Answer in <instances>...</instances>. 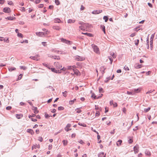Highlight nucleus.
Instances as JSON below:
<instances>
[{"mask_svg":"<svg viewBox=\"0 0 157 157\" xmlns=\"http://www.w3.org/2000/svg\"><path fill=\"white\" fill-rule=\"evenodd\" d=\"M82 33L84 34H85V35H86L87 36H89L91 37V36H93L92 34H91V33Z\"/></svg>","mask_w":157,"mask_h":157,"instance_id":"obj_27","label":"nucleus"},{"mask_svg":"<svg viewBox=\"0 0 157 157\" xmlns=\"http://www.w3.org/2000/svg\"><path fill=\"white\" fill-rule=\"evenodd\" d=\"M76 100V99H75L73 100H70L69 102V104L71 105H72V104H73L74 102Z\"/></svg>","mask_w":157,"mask_h":157,"instance_id":"obj_36","label":"nucleus"},{"mask_svg":"<svg viewBox=\"0 0 157 157\" xmlns=\"http://www.w3.org/2000/svg\"><path fill=\"white\" fill-rule=\"evenodd\" d=\"M55 22L59 23L61 22V20L58 18H56L54 19Z\"/></svg>","mask_w":157,"mask_h":157,"instance_id":"obj_25","label":"nucleus"},{"mask_svg":"<svg viewBox=\"0 0 157 157\" xmlns=\"http://www.w3.org/2000/svg\"><path fill=\"white\" fill-rule=\"evenodd\" d=\"M17 36L19 37L22 38L23 37L22 34L20 33H17Z\"/></svg>","mask_w":157,"mask_h":157,"instance_id":"obj_38","label":"nucleus"},{"mask_svg":"<svg viewBox=\"0 0 157 157\" xmlns=\"http://www.w3.org/2000/svg\"><path fill=\"white\" fill-rule=\"evenodd\" d=\"M51 70L52 72H54L57 73H61V72L59 70H57L55 69L54 68H51Z\"/></svg>","mask_w":157,"mask_h":157,"instance_id":"obj_12","label":"nucleus"},{"mask_svg":"<svg viewBox=\"0 0 157 157\" xmlns=\"http://www.w3.org/2000/svg\"><path fill=\"white\" fill-rule=\"evenodd\" d=\"M5 2L4 0H0V4H3Z\"/></svg>","mask_w":157,"mask_h":157,"instance_id":"obj_52","label":"nucleus"},{"mask_svg":"<svg viewBox=\"0 0 157 157\" xmlns=\"http://www.w3.org/2000/svg\"><path fill=\"white\" fill-rule=\"evenodd\" d=\"M48 56L51 57L52 58H54V59H55L59 60L60 59V58L59 56H52V55H49Z\"/></svg>","mask_w":157,"mask_h":157,"instance_id":"obj_9","label":"nucleus"},{"mask_svg":"<svg viewBox=\"0 0 157 157\" xmlns=\"http://www.w3.org/2000/svg\"><path fill=\"white\" fill-rule=\"evenodd\" d=\"M151 109V108L150 107H148V108L147 109H144V111L146 113V112H148L149 110H150Z\"/></svg>","mask_w":157,"mask_h":157,"instance_id":"obj_35","label":"nucleus"},{"mask_svg":"<svg viewBox=\"0 0 157 157\" xmlns=\"http://www.w3.org/2000/svg\"><path fill=\"white\" fill-rule=\"evenodd\" d=\"M79 29L80 30H84L85 29H84V28L83 27L82 25L80 26L79 27Z\"/></svg>","mask_w":157,"mask_h":157,"instance_id":"obj_45","label":"nucleus"},{"mask_svg":"<svg viewBox=\"0 0 157 157\" xmlns=\"http://www.w3.org/2000/svg\"><path fill=\"white\" fill-rule=\"evenodd\" d=\"M40 0H36L35 1V3L36 4H38L40 2Z\"/></svg>","mask_w":157,"mask_h":157,"instance_id":"obj_58","label":"nucleus"},{"mask_svg":"<svg viewBox=\"0 0 157 157\" xmlns=\"http://www.w3.org/2000/svg\"><path fill=\"white\" fill-rule=\"evenodd\" d=\"M67 93V92L66 91H65L64 92H63V96L65 97L67 96L66 94Z\"/></svg>","mask_w":157,"mask_h":157,"instance_id":"obj_39","label":"nucleus"},{"mask_svg":"<svg viewBox=\"0 0 157 157\" xmlns=\"http://www.w3.org/2000/svg\"><path fill=\"white\" fill-rule=\"evenodd\" d=\"M141 65H139V64H137V65L136 64V65L135 66V67L136 68H140L141 67L140 66Z\"/></svg>","mask_w":157,"mask_h":157,"instance_id":"obj_43","label":"nucleus"},{"mask_svg":"<svg viewBox=\"0 0 157 157\" xmlns=\"http://www.w3.org/2000/svg\"><path fill=\"white\" fill-rule=\"evenodd\" d=\"M67 69L68 70H72L73 69L72 68V67L71 66H68L67 67Z\"/></svg>","mask_w":157,"mask_h":157,"instance_id":"obj_53","label":"nucleus"},{"mask_svg":"<svg viewBox=\"0 0 157 157\" xmlns=\"http://www.w3.org/2000/svg\"><path fill=\"white\" fill-rule=\"evenodd\" d=\"M145 154L146 155H147L148 156H151V153L148 150H146V151H145Z\"/></svg>","mask_w":157,"mask_h":157,"instance_id":"obj_19","label":"nucleus"},{"mask_svg":"<svg viewBox=\"0 0 157 157\" xmlns=\"http://www.w3.org/2000/svg\"><path fill=\"white\" fill-rule=\"evenodd\" d=\"M15 18L13 17L10 16L7 17V18H6V19H8V20H12Z\"/></svg>","mask_w":157,"mask_h":157,"instance_id":"obj_26","label":"nucleus"},{"mask_svg":"<svg viewBox=\"0 0 157 157\" xmlns=\"http://www.w3.org/2000/svg\"><path fill=\"white\" fill-rule=\"evenodd\" d=\"M53 28L54 29H55L59 31L61 29V27L59 26H53Z\"/></svg>","mask_w":157,"mask_h":157,"instance_id":"obj_13","label":"nucleus"},{"mask_svg":"<svg viewBox=\"0 0 157 157\" xmlns=\"http://www.w3.org/2000/svg\"><path fill=\"white\" fill-rule=\"evenodd\" d=\"M56 4L58 5L59 4V2L58 0H55Z\"/></svg>","mask_w":157,"mask_h":157,"instance_id":"obj_46","label":"nucleus"},{"mask_svg":"<svg viewBox=\"0 0 157 157\" xmlns=\"http://www.w3.org/2000/svg\"><path fill=\"white\" fill-rule=\"evenodd\" d=\"M73 70L74 71V74L76 75H78V73H79V71L76 69H73Z\"/></svg>","mask_w":157,"mask_h":157,"instance_id":"obj_18","label":"nucleus"},{"mask_svg":"<svg viewBox=\"0 0 157 157\" xmlns=\"http://www.w3.org/2000/svg\"><path fill=\"white\" fill-rule=\"evenodd\" d=\"M33 110H34V113L35 114H37L38 113L39 111L37 109V108L36 107H33Z\"/></svg>","mask_w":157,"mask_h":157,"instance_id":"obj_14","label":"nucleus"},{"mask_svg":"<svg viewBox=\"0 0 157 157\" xmlns=\"http://www.w3.org/2000/svg\"><path fill=\"white\" fill-rule=\"evenodd\" d=\"M9 70L10 71H13L15 70H16V68L14 67H9L8 68Z\"/></svg>","mask_w":157,"mask_h":157,"instance_id":"obj_24","label":"nucleus"},{"mask_svg":"<svg viewBox=\"0 0 157 157\" xmlns=\"http://www.w3.org/2000/svg\"><path fill=\"white\" fill-rule=\"evenodd\" d=\"M8 4L9 5H11L13 4V2L11 1H9Z\"/></svg>","mask_w":157,"mask_h":157,"instance_id":"obj_64","label":"nucleus"},{"mask_svg":"<svg viewBox=\"0 0 157 157\" xmlns=\"http://www.w3.org/2000/svg\"><path fill=\"white\" fill-rule=\"evenodd\" d=\"M46 42H42V44L43 46H46L47 45V44H46Z\"/></svg>","mask_w":157,"mask_h":157,"instance_id":"obj_50","label":"nucleus"},{"mask_svg":"<svg viewBox=\"0 0 157 157\" xmlns=\"http://www.w3.org/2000/svg\"><path fill=\"white\" fill-rule=\"evenodd\" d=\"M71 124H67V126H66V127H67V128H69L70 127H71Z\"/></svg>","mask_w":157,"mask_h":157,"instance_id":"obj_57","label":"nucleus"},{"mask_svg":"<svg viewBox=\"0 0 157 157\" xmlns=\"http://www.w3.org/2000/svg\"><path fill=\"white\" fill-rule=\"evenodd\" d=\"M52 145H49L48 146V149L49 150H51L52 148Z\"/></svg>","mask_w":157,"mask_h":157,"instance_id":"obj_63","label":"nucleus"},{"mask_svg":"<svg viewBox=\"0 0 157 157\" xmlns=\"http://www.w3.org/2000/svg\"><path fill=\"white\" fill-rule=\"evenodd\" d=\"M101 29L103 31L104 33L105 34V26L104 25H101Z\"/></svg>","mask_w":157,"mask_h":157,"instance_id":"obj_20","label":"nucleus"},{"mask_svg":"<svg viewBox=\"0 0 157 157\" xmlns=\"http://www.w3.org/2000/svg\"><path fill=\"white\" fill-rule=\"evenodd\" d=\"M62 42L68 44H72V42L69 40H66L65 39L62 38L60 39Z\"/></svg>","mask_w":157,"mask_h":157,"instance_id":"obj_2","label":"nucleus"},{"mask_svg":"<svg viewBox=\"0 0 157 157\" xmlns=\"http://www.w3.org/2000/svg\"><path fill=\"white\" fill-rule=\"evenodd\" d=\"M104 155V153L103 152H101L98 153V155L99 157H102Z\"/></svg>","mask_w":157,"mask_h":157,"instance_id":"obj_29","label":"nucleus"},{"mask_svg":"<svg viewBox=\"0 0 157 157\" xmlns=\"http://www.w3.org/2000/svg\"><path fill=\"white\" fill-rule=\"evenodd\" d=\"M12 108V107L10 106H8L6 108V109L7 110H10Z\"/></svg>","mask_w":157,"mask_h":157,"instance_id":"obj_48","label":"nucleus"},{"mask_svg":"<svg viewBox=\"0 0 157 157\" xmlns=\"http://www.w3.org/2000/svg\"><path fill=\"white\" fill-rule=\"evenodd\" d=\"M75 58L76 60L79 61H82L85 59V58L84 57L80 56H75Z\"/></svg>","mask_w":157,"mask_h":157,"instance_id":"obj_3","label":"nucleus"},{"mask_svg":"<svg viewBox=\"0 0 157 157\" xmlns=\"http://www.w3.org/2000/svg\"><path fill=\"white\" fill-rule=\"evenodd\" d=\"M95 109L97 110H98L99 109L100 110H101V107L99 108L98 106L95 105Z\"/></svg>","mask_w":157,"mask_h":157,"instance_id":"obj_42","label":"nucleus"},{"mask_svg":"<svg viewBox=\"0 0 157 157\" xmlns=\"http://www.w3.org/2000/svg\"><path fill=\"white\" fill-rule=\"evenodd\" d=\"M21 11L24 12L25 11V9L24 7H21Z\"/></svg>","mask_w":157,"mask_h":157,"instance_id":"obj_62","label":"nucleus"},{"mask_svg":"<svg viewBox=\"0 0 157 157\" xmlns=\"http://www.w3.org/2000/svg\"><path fill=\"white\" fill-rule=\"evenodd\" d=\"M3 11L6 13H9L11 12V11L10 8L9 7H6L3 9Z\"/></svg>","mask_w":157,"mask_h":157,"instance_id":"obj_5","label":"nucleus"},{"mask_svg":"<svg viewBox=\"0 0 157 157\" xmlns=\"http://www.w3.org/2000/svg\"><path fill=\"white\" fill-rule=\"evenodd\" d=\"M91 97L92 98H94V99L99 98H100L99 97H98V98H96V96H95V94H92V95L91 96Z\"/></svg>","mask_w":157,"mask_h":157,"instance_id":"obj_37","label":"nucleus"},{"mask_svg":"<svg viewBox=\"0 0 157 157\" xmlns=\"http://www.w3.org/2000/svg\"><path fill=\"white\" fill-rule=\"evenodd\" d=\"M36 34L38 36H41L44 35V33L42 32H39L36 33Z\"/></svg>","mask_w":157,"mask_h":157,"instance_id":"obj_15","label":"nucleus"},{"mask_svg":"<svg viewBox=\"0 0 157 157\" xmlns=\"http://www.w3.org/2000/svg\"><path fill=\"white\" fill-rule=\"evenodd\" d=\"M92 46L94 49V52L97 54H99V50L97 46L94 44H92Z\"/></svg>","mask_w":157,"mask_h":157,"instance_id":"obj_1","label":"nucleus"},{"mask_svg":"<svg viewBox=\"0 0 157 157\" xmlns=\"http://www.w3.org/2000/svg\"><path fill=\"white\" fill-rule=\"evenodd\" d=\"M44 5L43 4H40L38 6L39 8H41L43 7Z\"/></svg>","mask_w":157,"mask_h":157,"instance_id":"obj_44","label":"nucleus"},{"mask_svg":"<svg viewBox=\"0 0 157 157\" xmlns=\"http://www.w3.org/2000/svg\"><path fill=\"white\" fill-rule=\"evenodd\" d=\"M51 51L52 52H56L58 54H63V52L62 51H59V50H57L56 49H51Z\"/></svg>","mask_w":157,"mask_h":157,"instance_id":"obj_6","label":"nucleus"},{"mask_svg":"<svg viewBox=\"0 0 157 157\" xmlns=\"http://www.w3.org/2000/svg\"><path fill=\"white\" fill-rule=\"evenodd\" d=\"M23 116L22 114H16V117L18 119H20L21 118H22L23 117Z\"/></svg>","mask_w":157,"mask_h":157,"instance_id":"obj_22","label":"nucleus"},{"mask_svg":"<svg viewBox=\"0 0 157 157\" xmlns=\"http://www.w3.org/2000/svg\"><path fill=\"white\" fill-rule=\"evenodd\" d=\"M78 124L79 125H80V126H83V127H86V124H85L84 123H82L79 122L78 123Z\"/></svg>","mask_w":157,"mask_h":157,"instance_id":"obj_28","label":"nucleus"},{"mask_svg":"<svg viewBox=\"0 0 157 157\" xmlns=\"http://www.w3.org/2000/svg\"><path fill=\"white\" fill-rule=\"evenodd\" d=\"M38 140L41 142H42L43 140V139L42 137H39Z\"/></svg>","mask_w":157,"mask_h":157,"instance_id":"obj_56","label":"nucleus"},{"mask_svg":"<svg viewBox=\"0 0 157 157\" xmlns=\"http://www.w3.org/2000/svg\"><path fill=\"white\" fill-rule=\"evenodd\" d=\"M122 140H119L117 142V145L118 146H120L121 144V143H122Z\"/></svg>","mask_w":157,"mask_h":157,"instance_id":"obj_23","label":"nucleus"},{"mask_svg":"<svg viewBox=\"0 0 157 157\" xmlns=\"http://www.w3.org/2000/svg\"><path fill=\"white\" fill-rule=\"evenodd\" d=\"M128 142L129 144H132L133 142V140L132 139H130Z\"/></svg>","mask_w":157,"mask_h":157,"instance_id":"obj_59","label":"nucleus"},{"mask_svg":"<svg viewBox=\"0 0 157 157\" xmlns=\"http://www.w3.org/2000/svg\"><path fill=\"white\" fill-rule=\"evenodd\" d=\"M100 112L98 111H97L96 112V113L95 114L96 116H98L100 115Z\"/></svg>","mask_w":157,"mask_h":157,"instance_id":"obj_54","label":"nucleus"},{"mask_svg":"<svg viewBox=\"0 0 157 157\" xmlns=\"http://www.w3.org/2000/svg\"><path fill=\"white\" fill-rule=\"evenodd\" d=\"M154 37V35H152L151 36V38H150V48L151 50L152 49V48H153V39Z\"/></svg>","mask_w":157,"mask_h":157,"instance_id":"obj_4","label":"nucleus"},{"mask_svg":"<svg viewBox=\"0 0 157 157\" xmlns=\"http://www.w3.org/2000/svg\"><path fill=\"white\" fill-rule=\"evenodd\" d=\"M38 56H39V55L37 54L35 56H30V58L32 59H33V60H36V61H38V59H37V57H38Z\"/></svg>","mask_w":157,"mask_h":157,"instance_id":"obj_11","label":"nucleus"},{"mask_svg":"<svg viewBox=\"0 0 157 157\" xmlns=\"http://www.w3.org/2000/svg\"><path fill=\"white\" fill-rule=\"evenodd\" d=\"M134 151L135 154L137 153L139 151V147L138 145H136L134 147Z\"/></svg>","mask_w":157,"mask_h":157,"instance_id":"obj_7","label":"nucleus"},{"mask_svg":"<svg viewBox=\"0 0 157 157\" xmlns=\"http://www.w3.org/2000/svg\"><path fill=\"white\" fill-rule=\"evenodd\" d=\"M20 68L21 69H23L24 70H26L27 69V67L25 66H20Z\"/></svg>","mask_w":157,"mask_h":157,"instance_id":"obj_34","label":"nucleus"},{"mask_svg":"<svg viewBox=\"0 0 157 157\" xmlns=\"http://www.w3.org/2000/svg\"><path fill=\"white\" fill-rule=\"evenodd\" d=\"M63 142L64 146H66V145H67L68 143L67 141V140H63Z\"/></svg>","mask_w":157,"mask_h":157,"instance_id":"obj_32","label":"nucleus"},{"mask_svg":"<svg viewBox=\"0 0 157 157\" xmlns=\"http://www.w3.org/2000/svg\"><path fill=\"white\" fill-rule=\"evenodd\" d=\"M75 21V20H73L71 19H69L67 21V22L68 23H74Z\"/></svg>","mask_w":157,"mask_h":157,"instance_id":"obj_30","label":"nucleus"},{"mask_svg":"<svg viewBox=\"0 0 157 157\" xmlns=\"http://www.w3.org/2000/svg\"><path fill=\"white\" fill-rule=\"evenodd\" d=\"M78 142L81 144H83L84 143V142L83 141L81 140H80L79 141H78Z\"/></svg>","mask_w":157,"mask_h":157,"instance_id":"obj_55","label":"nucleus"},{"mask_svg":"<svg viewBox=\"0 0 157 157\" xmlns=\"http://www.w3.org/2000/svg\"><path fill=\"white\" fill-rule=\"evenodd\" d=\"M64 109V108L62 106H59L58 107L59 110H62Z\"/></svg>","mask_w":157,"mask_h":157,"instance_id":"obj_40","label":"nucleus"},{"mask_svg":"<svg viewBox=\"0 0 157 157\" xmlns=\"http://www.w3.org/2000/svg\"><path fill=\"white\" fill-rule=\"evenodd\" d=\"M27 132L30 133L31 135H33L34 133V132L33 130L31 129H29L27 130Z\"/></svg>","mask_w":157,"mask_h":157,"instance_id":"obj_17","label":"nucleus"},{"mask_svg":"<svg viewBox=\"0 0 157 157\" xmlns=\"http://www.w3.org/2000/svg\"><path fill=\"white\" fill-rule=\"evenodd\" d=\"M84 7L82 5H81L80 8V10H82L84 9Z\"/></svg>","mask_w":157,"mask_h":157,"instance_id":"obj_61","label":"nucleus"},{"mask_svg":"<svg viewBox=\"0 0 157 157\" xmlns=\"http://www.w3.org/2000/svg\"><path fill=\"white\" fill-rule=\"evenodd\" d=\"M106 69V68H105L104 66H101L100 67V71L102 73V74L103 75V74L105 73V70Z\"/></svg>","mask_w":157,"mask_h":157,"instance_id":"obj_10","label":"nucleus"},{"mask_svg":"<svg viewBox=\"0 0 157 157\" xmlns=\"http://www.w3.org/2000/svg\"><path fill=\"white\" fill-rule=\"evenodd\" d=\"M22 75L21 74H20L19 75V76H18V80H19V79H21V78H22Z\"/></svg>","mask_w":157,"mask_h":157,"instance_id":"obj_60","label":"nucleus"},{"mask_svg":"<svg viewBox=\"0 0 157 157\" xmlns=\"http://www.w3.org/2000/svg\"><path fill=\"white\" fill-rule=\"evenodd\" d=\"M124 70H125L128 71V70H129V68H128V67L126 66H124Z\"/></svg>","mask_w":157,"mask_h":157,"instance_id":"obj_49","label":"nucleus"},{"mask_svg":"<svg viewBox=\"0 0 157 157\" xmlns=\"http://www.w3.org/2000/svg\"><path fill=\"white\" fill-rule=\"evenodd\" d=\"M141 89L140 88L138 89H134L132 90V91H134L136 93H139L140 92Z\"/></svg>","mask_w":157,"mask_h":157,"instance_id":"obj_16","label":"nucleus"},{"mask_svg":"<svg viewBox=\"0 0 157 157\" xmlns=\"http://www.w3.org/2000/svg\"><path fill=\"white\" fill-rule=\"evenodd\" d=\"M65 130L67 131V132H68L69 130H71V128L69 129L68 128H67L66 127L65 128Z\"/></svg>","mask_w":157,"mask_h":157,"instance_id":"obj_51","label":"nucleus"},{"mask_svg":"<svg viewBox=\"0 0 157 157\" xmlns=\"http://www.w3.org/2000/svg\"><path fill=\"white\" fill-rule=\"evenodd\" d=\"M127 94L128 95H133L134 93L132 92L127 91Z\"/></svg>","mask_w":157,"mask_h":157,"instance_id":"obj_41","label":"nucleus"},{"mask_svg":"<svg viewBox=\"0 0 157 157\" xmlns=\"http://www.w3.org/2000/svg\"><path fill=\"white\" fill-rule=\"evenodd\" d=\"M110 55L113 58H115L116 57V55L113 52H111Z\"/></svg>","mask_w":157,"mask_h":157,"instance_id":"obj_31","label":"nucleus"},{"mask_svg":"<svg viewBox=\"0 0 157 157\" xmlns=\"http://www.w3.org/2000/svg\"><path fill=\"white\" fill-rule=\"evenodd\" d=\"M45 117L46 118H48V117H50V116H49V115L48 114L46 113H45Z\"/></svg>","mask_w":157,"mask_h":157,"instance_id":"obj_47","label":"nucleus"},{"mask_svg":"<svg viewBox=\"0 0 157 157\" xmlns=\"http://www.w3.org/2000/svg\"><path fill=\"white\" fill-rule=\"evenodd\" d=\"M103 19L105 20V22H107L108 19V17L106 16H104L103 17Z\"/></svg>","mask_w":157,"mask_h":157,"instance_id":"obj_33","label":"nucleus"},{"mask_svg":"<svg viewBox=\"0 0 157 157\" xmlns=\"http://www.w3.org/2000/svg\"><path fill=\"white\" fill-rule=\"evenodd\" d=\"M102 12L101 10H97L93 11L92 13L94 14H98L101 13Z\"/></svg>","mask_w":157,"mask_h":157,"instance_id":"obj_8","label":"nucleus"},{"mask_svg":"<svg viewBox=\"0 0 157 157\" xmlns=\"http://www.w3.org/2000/svg\"><path fill=\"white\" fill-rule=\"evenodd\" d=\"M82 26L84 28V29L85 30V29L88 27V24L83 23Z\"/></svg>","mask_w":157,"mask_h":157,"instance_id":"obj_21","label":"nucleus"}]
</instances>
